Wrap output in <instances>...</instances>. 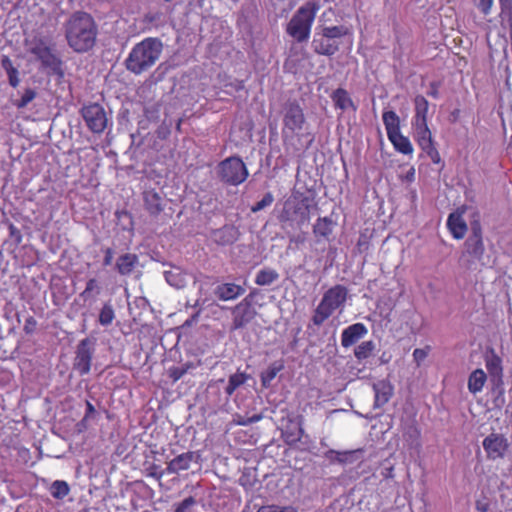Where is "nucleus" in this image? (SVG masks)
<instances>
[{"instance_id":"14","label":"nucleus","mask_w":512,"mask_h":512,"mask_svg":"<svg viewBox=\"0 0 512 512\" xmlns=\"http://www.w3.org/2000/svg\"><path fill=\"white\" fill-rule=\"evenodd\" d=\"M117 225L124 231H130L133 229V217L127 210H117L115 212Z\"/></svg>"},{"instance_id":"21","label":"nucleus","mask_w":512,"mask_h":512,"mask_svg":"<svg viewBox=\"0 0 512 512\" xmlns=\"http://www.w3.org/2000/svg\"><path fill=\"white\" fill-rule=\"evenodd\" d=\"M174 512H192V496L183 499L175 508Z\"/></svg>"},{"instance_id":"10","label":"nucleus","mask_w":512,"mask_h":512,"mask_svg":"<svg viewBox=\"0 0 512 512\" xmlns=\"http://www.w3.org/2000/svg\"><path fill=\"white\" fill-rule=\"evenodd\" d=\"M164 277L169 285L177 289L183 288L187 285V274L179 267H172L170 270L165 271Z\"/></svg>"},{"instance_id":"27","label":"nucleus","mask_w":512,"mask_h":512,"mask_svg":"<svg viewBox=\"0 0 512 512\" xmlns=\"http://www.w3.org/2000/svg\"><path fill=\"white\" fill-rule=\"evenodd\" d=\"M5 255L3 250L0 248V272L4 270Z\"/></svg>"},{"instance_id":"31","label":"nucleus","mask_w":512,"mask_h":512,"mask_svg":"<svg viewBox=\"0 0 512 512\" xmlns=\"http://www.w3.org/2000/svg\"><path fill=\"white\" fill-rule=\"evenodd\" d=\"M165 2H171L172 0H164Z\"/></svg>"},{"instance_id":"6","label":"nucleus","mask_w":512,"mask_h":512,"mask_svg":"<svg viewBox=\"0 0 512 512\" xmlns=\"http://www.w3.org/2000/svg\"><path fill=\"white\" fill-rule=\"evenodd\" d=\"M143 206L151 217H157L164 210L167 200L161 191L145 188L142 192Z\"/></svg>"},{"instance_id":"23","label":"nucleus","mask_w":512,"mask_h":512,"mask_svg":"<svg viewBox=\"0 0 512 512\" xmlns=\"http://www.w3.org/2000/svg\"><path fill=\"white\" fill-rule=\"evenodd\" d=\"M96 415V410L94 405L90 401H86V411L84 417L86 419H92Z\"/></svg>"},{"instance_id":"22","label":"nucleus","mask_w":512,"mask_h":512,"mask_svg":"<svg viewBox=\"0 0 512 512\" xmlns=\"http://www.w3.org/2000/svg\"><path fill=\"white\" fill-rule=\"evenodd\" d=\"M103 251H104L103 266H105V267L110 266L113 261L114 250L110 247H107Z\"/></svg>"},{"instance_id":"28","label":"nucleus","mask_w":512,"mask_h":512,"mask_svg":"<svg viewBox=\"0 0 512 512\" xmlns=\"http://www.w3.org/2000/svg\"><path fill=\"white\" fill-rule=\"evenodd\" d=\"M147 18H148L151 22H155V21H157V20L159 19V14H158V13H154V14L149 13V14L147 15Z\"/></svg>"},{"instance_id":"24","label":"nucleus","mask_w":512,"mask_h":512,"mask_svg":"<svg viewBox=\"0 0 512 512\" xmlns=\"http://www.w3.org/2000/svg\"><path fill=\"white\" fill-rule=\"evenodd\" d=\"M89 420H90V419H86V417H83V418H82V419L77 423V425H76L77 430H78L79 432H82V431L86 430V429H87V427H88V421H89Z\"/></svg>"},{"instance_id":"11","label":"nucleus","mask_w":512,"mask_h":512,"mask_svg":"<svg viewBox=\"0 0 512 512\" xmlns=\"http://www.w3.org/2000/svg\"><path fill=\"white\" fill-rule=\"evenodd\" d=\"M115 317V310L113 304L111 303V300H108L105 303H103L99 311L98 323L103 327H108L113 323Z\"/></svg>"},{"instance_id":"26","label":"nucleus","mask_w":512,"mask_h":512,"mask_svg":"<svg viewBox=\"0 0 512 512\" xmlns=\"http://www.w3.org/2000/svg\"><path fill=\"white\" fill-rule=\"evenodd\" d=\"M168 133H169V131L163 127L159 128L157 130L158 138H161V139H165Z\"/></svg>"},{"instance_id":"25","label":"nucleus","mask_w":512,"mask_h":512,"mask_svg":"<svg viewBox=\"0 0 512 512\" xmlns=\"http://www.w3.org/2000/svg\"><path fill=\"white\" fill-rule=\"evenodd\" d=\"M186 125H190L189 118H180L176 125V129L181 132L183 130V126Z\"/></svg>"},{"instance_id":"30","label":"nucleus","mask_w":512,"mask_h":512,"mask_svg":"<svg viewBox=\"0 0 512 512\" xmlns=\"http://www.w3.org/2000/svg\"><path fill=\"white\" fill-rule=\"evenodd\" d=\"M15 315L17 316V321L20 322L19 314L15 313Z\"/></svg>"},{"instance_id":"15","label":"nucleus","mask_w":512,"mask_h":512,"mask_svg":"<svg viewBox=\"0 0 512 512\" xmlns=\"http://www.w3.org/2000/svg\"><path fill=\"white\" fill-rule=\"evenodd\" d=\"M37 96L35 89L26 88L21 95V97L15 101H13V105L18 109L25 108L29 103H31Z\"/></svg>"},{"instance_id":"9","label":"nucleus","mask_w":512,"mask_h":512,"mask_svg":"<svg viewBox=\"0 0 512 512\" xmlns=\"http://www.w3.org/2000/svg\"><path fill=\"white\" fill-rule=\"evenodd\" d=\"M0 64L7 74L9 85L16 88L20 84L18 67L14 66L8 55L1 56Z\"/></svg>"},{"instance_id":"4","label":"nucleus","mask_w":512,"mask_h":512,"mask_svg":"<svg viewBox=\"0 0 512 512\" xmlns=\"http://www.w3.org/2000/svg\"><path fill=\"white\" fill-rule=\"evenodd\" d=\"M96 350V339L86 337L79 341L73 359V369L80 376L87 375L91 370L92 359Z\"/></svg>"},{"instance_id":"20","label":"nucleus","mask_w":512,"mask_h":512,"mask_svg":"<svg viewBox=\"0 0 512 512\" xmlns=\"http://www.w3.org/2000/svg\"><path fill=\"white\" fill-rule=\"evenodd\" d=\"M37 325V320L33 316L27 317L23 326L24 333L26 335H32L33 333H35Z\"/></svg>"},{"instance_id":"18","label":"nucleus","mask_w":512,"mask_h":512,"mask_svg":"<svg viewBox=\"0 0 512 512\" xmlns=\"http://www.w3.org/2000/svg\"><path fill=\"white\" fill-rule=\"evenodd\" d=\"M161 105L158 103H154L152 105L146 106L144 109L145 117L152 122H156L159 119Z\"/></svg>"},{"instance_id":"13","label":"nucleus","mask_w":512,"mask_h":512,"mask_svg":"<svg viewBox=\"0 0 512 512\" xmlns=\"http://www.w3.org/2000/svg\"><path fill=\"white\" fill-rule=\"evenodd\" d=\"M70 492V487L66 481L63 480H55L50 486V494L55 499H63Z\"/></svg>"},{"instance_id":"29","label":"nucleus","mask_w":512,"mask_h":512,"mask_svg":"<svg viewBox=\"0 0 512 512\" xmlns=\"http://www.w3.org/2000/svg\"><path fill=\"white\" fill-rule=\"evenodd\" d=\"M191 324H192V317L188 318V319L185 321V323H184V325H186V326H190Z\"/></svg>"},{"instance_id":"12","label":"nucleus","mask_w":512,"mask_h":512,"mask_svg":"<svg viewBox=\"0 0 512 512\" xmlns=\"http://www.w3.org/2000/svg\"><path fill=\"white\" fill-rule=\"evenodd\" d=\"M101 293V286L96 278H90L85 289L80 293V298L84 301L95 299Z\"/></svg>"},{"instance_id":"16","label":"nucleus","mask_w":512,"mask_h":512,"mask_svg":"<svg viewBox=\"0 0 512 512\" xmlns=\"http://www.w3.org/2000/svg\"><path fill=\"white\" fill-rule=\"evenodd\" d=\"M2 223L7 226L9 238L12 240L13 244L15 246L20 245L23 240L21 231L8 219L3 220Z\"/></svg>"},{"instance_id":"1","label":"nucleus","mask_w":512,"mask_h":512,"mask_svg":"<svg viewBox=\"0 0 512 512\" xmlns=\"http://www.w3.org/2000/svg\"><path fill=\"white\" fill-rule=\"evenodd\" d=\"M63 30L67 45L76 53H86L96 44L98 26L92 15L85 11L69 15Z\"/></svg>"},{"instance_id":"5","label":"nucleus","mask_w":512,"mask_h":512,"mask_svg":"<svg viewBox=\"0 0 512 512\" xmlns=\"http://www.w3.org/2000/svg\"><path fill=\"white\" fill-rule=\"evenodd\" d=\"M80 114L87 128L95 134H101L107 127L108 117L104 107L98 103L84 105Z\"/></svg>"},{"instance_id":"2","label":"nucleus","mask_w":512,"mask_h":512,"mask_svg":"<svg viewBox=\"0 0 512 512\" xmlns=\"http://www.w3.org/2000/svg\"><path fill=\"white\" fill-rule=\"evenodd\" d=\"M163 44L158 38H145L135 44L128 57L125 59V67L135 75L148 71L158 61L162 54Z\"/></svg>"},{"instance_id":"7","label":"nucleus","mask_w":512,"mask_h":512,"mask_svg":"<svg viewBox=\"0 0 512 512\" xmlns=\"http://www.w3.org/2000/svg\"><path fill=\"white\" fill-rule=\"evenodd\" d=\"M139 264V257L134 253L120 255L115 263V270L121 276H129Z\"/></svg>"},{"instance_id":"8","label":"nucleus","mask_w":512,"mask_h":512,"mask_svg":"<svg viewBox=\"0 0 512 512\" xmlns=\"http://www.w3.org/2000/svg\"><path fill=\"white\" fill-rule=\"evenodd\" d=\"M192 463V452L188 451L173 458L167 465V474H179L183 470H187Z\"/></svg>"},{"instance_id":"17","label":"nucleus","mask_w":512,"mask_h":512,"mask_svg":"<svg viewBox=\"0 0 512 512\" xmlns=\"http://www.w3.org/2000/svg\"><path fill=\"white\" fill-rule=\"evenodd\" d=\"M189 368H190V363H186V364H183L180 366L171 367L168 370L169 377L172 379L173 382H176L187 373Z\"/></svg>"},{"instance_id":"19","label":"nucleus","mask_w":512,"mask_h":512,"mask_svg":"<svg viewBox=\"0 0 512 512\" xmlns=\"http://www.w3.org/2000/svg\"><path fill=\"white\" fill-rule=\"evenodd\" d=\"M165 473H167L166 469H162L161 466L157 464H151L149 467L146 468V475L158 481H160V479Z\"/></svg>"},{"instance_id":"3","label":"nucleus","mask_w":512,"mask_h":512,"mask_svg":"<svg viewBox=\"0 0 512 512\" xmlns=\"http://www.w3.org/2000/svg\"><path fill=\"white\" fill-rule=\"evenodd\" d=\"M29 52L41 63L43 69L48 70L49 74L64 76L63 61L53 51L46 38L34 37L30 42Z\"/></svg>"}]
</instances>
